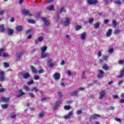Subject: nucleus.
Wrapping results in <instances>:
<instances>
[{
	"instance_id": "42",
	"label": "nucleus",
	"mask_w": 124,
	"mask_h": 124,
	"mask_svg": "<svg viewBox=\"0 0 124 124\" xmlns=\"http://www.w3.org/2000/svg\"><path fill=\"white\" fill-rule=\"evenodd\" d=\"M11 118H12V119H15V118H16V114L12 113L11 114Z\"/></svg>"
},
{
	"instance_id": "46",
	"label": "nucleus",
	"mask_w": 124,
	"mask_h": 124,
	"mask_svg": "<svg viewBox=\"0 0 124 124\" xmlns=\"http://www.w3.org/2000/svg\"><path fill=\"white\" fill-rule=\"evenodd\" d=\"M124 60H121L119 61L118 62V64H124Z\"/></svg>"
},
{
	"instance_id": "24",
	"label": "nucleus",
	"mask_w": 124,
	"mask_h": 124,
	"mask_svg": "<svg viewBox=\"0 0 124 124\" xmlns=\"http://www.w3.org/2000/svg\"><path fill=\"white\" fill-rule=\"evenodd\" d=\"M71 95H72V96H76V95H77L78 94V91H73V92L70 93Z\"/></svg>"
},
{
	"instance_id": "17",
	"label": "nucleus",
	"mask_w": 124,
	"mask_h": 124,
	"mask_svg": "<svg viewBox=\"0 0 124 124\" xmlns=\"http://www.w3.org/2000/svg\"><path fill=\"white\" fill-rule=\"evenodd\" d=\"M7 31H8V34H9V35H12V34L14 33V30L10 28H9L7 29Z\"/></svg>"
},
{
	"instance_id": "14",
	"label": "nucleus",
	"mask_w": 124,
	"mask_h": 124,
	"mask_svg": "<svg viewBox=\"0 0 124 124\" xmlns=\"http://www.w3.org/2000/svg\"><path fill=\"white\" fill-rule=\"evenodd\" d=\"M112 31H113L111 29H109L108 30L106 33V35L108 37L111 36V35L112 34Z\"/></svg>"
},
{
	"instance_id": "8",
	"label": "nucleus",
	"mask_w": 124,
	"mask_h": 124,
	"mask_svg": "<svg viewBox=\"0 0 124 124\" xmlns=\"http://www.w3.org/2000/svg\"><path fill=\"white\" fill-rule=\"evenodd\" d=\"M50 56V54L48 53L43 52L41 53V59H45V58H48Z\"/></svg>"
},
{
	"instance_id": "20",
	"label": "nucleus",
	"mask_w": 124,
	"mask_h": 124,
	"mask_svg": "<svg viewBox=\"0 0 124 124\" xmlns=\"http://www.w3.org/2000/svg\"><path fill=\"white\" fill-rule=\"evenodd\" d=\"M100 26V22H98L95 23L93 25V27H94V29H95L99 28Z\"/></svg>"
},
{
	"instance_id": "5",
	"label": "nucleus",
	"mask_w": 124,
	"mask_h": 124,
	"mask_svg": "<svg viewBox=\"0 0 124 124\" xmlns=\"http://www.w3.org/2000/svg\"><path fill=\"white\" fill-rule=\"evenodd\" d=\"M53 78L55 80H60V79L61 78V74H60L59 73H55L53 75Z\"/></svg>"
},
{
	"instance_id": "3",
	"label": "nucleus",
	"mask_w": 124,
	"mask_h": 124,
	"mask_svg": "<svg viewBox=\"0 0 124 124\" xmlns=\"http://www.w3.org/2000/svg\"><path fill=\"white\" fill-rule=\"evenodd\" d=\"M96 118H101V116L97 114H94L93 115H91V117L89 118V121H92V119L93 120H96Z\"/></svg>"
},
{
	"instance_id": "19",
	"label": "nucleus",
	"mask_w": 124,
	"mask_h": 124,
	"mask_svg": "<svg viewBox=\"0 0 124 124\" xmlns=\"http://www.w3.org/2000/svg\"><path fill=\"white\" fill-rule=\"evenodd\" d=\"M102 69L103 70H109V66L107 64H104V65L102 66Z\"/></svg>"
},
{
	"instance_id": "16",
	"label": "nucleus",
	"mask_w": 124,
	"mask_h": 124,
	"mask_svg": "<svg viewBox=\"0 0 124 124\" xmlns=\"http://www.w3.org/2000/svg\"><path fill=\"white\" fill-rule=\"evenodd\" d=\"M23 55H24V53L23 52H19V54L17 55V60L18 61H20L22 58V57H23Z\"/></svg>"
},
{
	"instance_id": "32",
	"label": "nucleus",
	"mask_w": 124,
	"mask_h": 124,
	"mask_svg": "<svg viewBox=\"0 0 124 124\" xmlns=\"http://www.w3.org/2000/svg\"><path fill=\"white\" fill-rule=\"evenodd\" d=\"M1 107H2V109H6V108H8V104L1 105Z\"/></svg>"
},
{
	"instance_id": "53",
	"label": "nucleus",
	"mask_w": 124,
	"mask_h": 124,
	"mask_svg": "<svg viewBox=\"0 0 124 124\" xmlns=\"http://www.w3.org/2000/svg\"><path fill=\"white\" fill-rule=\"evenodd\" d=\"M44 73V70L43 69H40L38 71V73H39V74H41V73Z\"/></svg>"
},
{
	"instance_id": "13",
	"label": "nucleus",
	"mask_w": 124,
	"mask_h": 124,
	"mask_svg": "<svg viewBox=\"0 0 124 124\" xmlns=\"http://www.w3.org/2000/svg\"><path fill=\"white\" fill-rule=\"evenodd\" d=\"M42 20L45 23L46 26L49 25V20H47V18H46V17H42Z\"/></svg>"
},
{
	"instance_id": "22",
	"label": "nucleus",
	"mask_w": 124,
	"mask_h": 124,
	"mask_svg": "<svg viewBox=\"0 0 124 124\" xmlns=\"http://www.w3.org/2000/svg\"><path fill=\"white\" fill-rule=\"evenodd\" d=\"M81 40H85L86 39V32H83L81 34V37H80Z\"/></svg>"
},
{
	"instance_id": "6",
	"label": "nucleus",
	"mask_w": 124,
	"mask_h": 124,
	"mask_svg": "<svg viewBox=\"0 0 124 124\" xmlns=\"http://www.w3.org/2000/svg\"><path fill=\"white\" fill-rule=\"evenodd\" d=\"M98 78H103L104 77V71L102 70H99V74L97 75Z\"/></svg>"
},
{
	"instance_id": "47",
	"label": "nucleus",
	"mask_w": 124,
	"mask_h": 124,
	"mask_svg": "<svg viewBox=\"0 0 124 124\" xmlns=\"http://www.w3.org/2000/svg\"><path fill=\"white\" fill-rule=\"evenodd\" d=\"M32 31V30L31 29L28 30L26 31V34H28V33H31Z\"/></svg>"
},
{
	"instance_id": "62",
	"label": "nucleus",
	"mask_w": 124,
	"mask_h": 124,
	"mask_svg": "<svg viewBox=\"0 0 124 124\" xmlns=\"http://www.w3.org/2000/svg\"><path fill=\"white\" fill-rule=\"evenodd\" d=\"M4 92V88L0 89V93H3Z\"/></svg>"
},
{
	"instance_id": "29",
	"label": "nucleus",
	"mask_w": 124,
	"mask_h": 124,
	"mask_svg": "<svg viewBox=\"0 0 124 124\" xmlns=\"http://www.w3.org/2000/svg\"><path fill=\"white\" fill-rule=\"evenodd\" d=\"M31 92H35V93H36L37 92H38V89H37V87H34L31 88Z\"/></svg>"
},
{
	"instance_id": "27",
	"label": "nucleus",
	"mask_w": 124,
	"mask_h": 124,
	"mask_svg": "<svg viewBox=\"0 0 124 124\" xmlns=\"http://www.w3.org/2000/svg\"><path fill=\"white\" fill-rule=\"evenodd\" d=\"M31 68L33 73L35 74L37 72L36 69H35V68H34V67H33V66H31Z\"/></svg>"
},
{
	"instance_id": "1",
	"label": "nucleus",
	"mask_w": 124,
	"mask_h": 124,
	"mask_svg": "<svg viewBox=\"0 0 124 124\" xmlns=\"http://www.w3.org/2000/svg\"><path fill=\"white\" fill-rule=\"evenodd\" d=\"M20 75L23 79H30L31 78V74L29 72H21Z\"/></svg>"
},
{
	"instance_id": "55",
	"label": "nucleus",
	"mask_w": 124,
	"mask_h": 124,
	"mask_svg": "<svg viewBox=\"0 0 124 124\" xmlns=\"http://www.w3.org/2000/svg\"><path fill=\"white\" fill-rule=\"evenodd\" d=\"M58 95H59V97H62V92H59Z\"/></svg>"
},
{
	"instance_id": "33",
	"label": "nucleus",
	"mask_w": 124,
	"mask_h": 124,
	"mask_svg": "<svg viewBox=\"0 0 124 124\" xmlns=\"http://www.w3.org/2000/svg\"><path fill=\"white\" fill-rule=\"evenodd\" d=\"M28 22L30 24H35V21L33 19H29Z\"/></svg>"
},
{
	"instance_id": "30",
	"label": "nucleus",
	"mask_w": 124,
	"mask_h": 124,
	"mask_svg": "<svg viewBox=\"0 0 124 124\" xmlns=\"http://www.w3.org/2000/svg\"><path fill=\"white\" fill-rule=\"evenodd\" d=\"M23 89L26 91V92H30L31 91V89L28 86H23Z\"/></svg>"
},
{
	"instance_id": "54",
	"label": "nucleus",
	"mask_w": 124,
	"mask_h": 124,
	"mask_svg": "<svg viewBox=\"0 0 124 124\" xmlns=\"http://www.w3.org/2000/svg\"><path fill=\"white\" fill-rule=\"evenodd\" d=\"M58 108H59V107H57V106H55L53 107L52 110L53 111H56V110H57V109H58Z\"/></svg>"
},
{
	"instance_id": "63",
	"label": "nucleus",
	"mask_w": 124,
	"mask_h": 124,
	"mask_svg": "<svg viewBox=\"0 0 124 124\" xmlns=\"http://www.w3.org/2000/svg\"><path fill=\"white\" fill-rule=\"evenodd\" d=\"M119 102L120 103H124V99H122L121 100H120Z\"/></svg>"
},
{
	"instance_id": "57",
	"label": "nucleus",
	"mask_w": 124,
	"mask_h": 124,
	"mask_svg": "<svg viewBox=\"0 0 124 124\" xmlns=\"http://www.w3.org/2000/svg\"><path fill=\"white\" fill-rule=\"evenodd\" d=\"M99 63H102L103 62V60L101 59H99L98 60Z\"/></svg>"
},
{
	"instance_id": "11",
	"label": "nucleus",
	"mask_w": 124,
	"mask_h": 124,
	"mask_svg": "<svg viewBox=\"0 0 124 124\" xmlns=\"http://www.w3.org/2000/svg\"><path fill=\"white\" fill-rule=\"evenodd\" d=\"M18 92L19 93V94L16 95V97H17V98H19V97H21V96H23V95H25V93L23 92L22 90L20 89L18 90Z\"/></svg>"
},
{
	"instance_id": "60",
	"label": "nucleus",
	"mask_w": 124,
	"mask_h": 124,
	"mask_svg": "<svg viewBox=\"0 0 124 124\" xmlns=\"http://www.w3.org/2000/svg\"><path fill=\"white\" fill-rule=\"evenodd\" d=\"M53 62V60H52L51 59H50V60H49L48 61V63H49V64H52V62Z\"/></svg>"
},
{
	"instance_id": "52",
	"label": "nucleus",
	"mask_w": 124,
	"mask_h": 124,
	"mask_svg": "<svg viewBox=\"0 0 124 124\" xmlns=\"http://www.w3.org/2000/svg\"><path fill=\"white\" fill-rule=\"evenodd\" d=\"M44 39V38L43 36H40L38 38L39 41H42Z\"/></svg>"
},
{
	"instance_id": "26",
	"label": "nucleus",
	"mask_w": 124,
	"mask_h": 124,
	"mask_svg": "<svg viewBox=\"0 0 124 124\" xmlns=\"http://www.w3.org/2000/svg\"><path fill=\"white\" fill-rule=\"evenodd\" d=\"M112 23L113 28H116V27H117V26L118 25L117 21H116V20H115V19H113V20H112Z\"/></svg>"
},
{
	"instance_id": "31",
	"label": "nucleus",
	"mask_w": 124,
	"mask_h": 124,
	"mask_svg": "<svg viewBox=\"0 0 124 124\" xmlns=\"http://www.w3.org/2000/svg\"><path fill=\"white\" fill-rule=\"evenodd\" d=\"M41 53H45V51L47 50V46H43L41 48Z\"/></svg>"
},
{
	"instance_id": "25",
	"label": "nucleus",
	"mask_w": 124,
	"mask_h": 124,
	"mask_svg": "<svg viewBox=\"0 0 124 124\" xmlns=\"http://www.w3.org/2000/svg\"><path fill=\"white\" fill-rule=\"evenodd\" d=\"M46 9L47 10H49V11H51V10H55L53 5L48 6L46 7Z\"/></svg>"
},
{
	"instance_id": "40",
	"label": "nucleus",
	"mask_w": 124,
	"mask_h": 124,
	"mask_svg": "<svg viewBox=\"0 0 124 124\" xmlns=\"http://www.w3.org/2000/svg\"><path fill=\"white\" fill-rule=\"evenodd\" d=\"M29 96H30V97H31L32 98H33L34 97H35V95H34V94H33V93H29Z\"/></svg>"
},
{
	"instance_id": "59",
	"label": "nucleus",
	"mask_w": 124,
	"mask_h": 124,
	"mask_svg": "<svg viewBox=\"0 0 124 124\" xmlns=\"http://www.w3.org/2000/svg\"><path fill=\"white\" fill-rule=\"evenodd\" d=\"M97 56L98 57H100L101 56V51H99L98 52V53H97Z\"/></svg>"
},
{
	"instance_id": "56",
	"label": "nucleus",
	"mask_w": 124,
	"mask_h": 124,
	"mask_svg": "<svg viewBox=\"0 0 124 124\" xmlns=\"http://www.w3.org/2000/svg\"><path fill=\"white\" fill-rule=\"evenodd\" d=\"M77 115H80V114H82V110H79L77 111Z\"/></svg>"
},
{
	"instance_id": "41",
	"label": "nucleus",
	"mask_w": 124,
	"mask_h": 124,
	"mask_svg": "<svg viewBox=\"0 0 124 124\" xmlns=\"http://www.w3.org/2000/svg\"><path fill=\"white\" fill-rule=\"evenodd\" d=\"M121 32V30H116L114 31V34H118V33H120Z\"/></svg>"
},
{
	"instance_id": "23",
	"label": "nucleus",
	"mask_w": 124,
	"mask_h": 124,
	"mask_svg": "<svg viewBox=\"0 0 124 124\" xmlns=\"http://www.w3.org/2000/svg\"><path fill=\"white\" fill-rule=\"evenodd\" d=\"M124 68H123V69L121 70V71H120V75L118 77L119 78H122L123 76H124Z\"/></svg>"
},
{
	"instance_id": "61",
	"label": "nucleus",
	"mask_w": 124,
	"mask_h": 124,
	"mask_svg": "<svg viewBox=\"0 0 124 124\" xmlns=\"http://www.w3.org/2000/svg\"><path fill=\"white\" fill-rule=\"evenodd\" d=\"M64 63H65V62H64V61L63 60V61H61L60 64L61 65H63V64H64Z\"/></svg>"
},
{
	"instance_id": "28",
	"label": "nucleus",
	"mask_w": 124,
	"mask_h": 124,
	"mask_svg": "<svg viewBox=\"0 0 124 124\" xmlns=\"http://www.w3.org/2000/svg\"><path fill=\"white\" fill-rule=\"evenodd\" d=\"M45 115V114L44 112L41 111L38 114V116L39 117V118H43L44 117Z\"/></svg>"
},
{
	"instance_id": "18",
	"label": "nucleus",
	"mask_w": 124,
	"mask_h": 124,
	"mask_svg": "<svg viewBox=\"0 0 124 124\" xmlns=\"http://www.w3.org/2000/svg\"><path fill=\"white\" fill-rule=\"evenodd\" d=\"M0 99L2 102H8L9 101V98H5L4 97H1Z\"/></svg>"
},
{
	"instance_id": "44",
	"label": "nucleus",
	"mask_w": 124,
	"mask_h": 124,
	"mask_svg": "<svg viewBox=\"0 0 124 124\" xmlns=\"http://www.w3.org/2000/svg\"><path fill=\"white\" fill-rule=\"evenodd\" d=\"M102 58H103V60H104V61H107V60L108 59V56H106V55H103Z\"/></svg>"
},
{
	"instance_id": "15",
	"label": "nucleus",
	"mask_w": 124,
	"mask_h": 124,
	"mask_svg": "<svg viewBox=\"0 0 124 124\" xmlns=\"http://www.w3.org/2000/svg\"><path fill=\"white\" fill-rule=\"evenodd\" d=\"M16 31H17V32H19V31H23V26H17L16 27Z\"/></svg>"
},
{
	"instance_id": "35",
	"label": "nucleus",
	"mask_w": 124,
	"mask_h": 124,
	"mask_svg": "<svg viewBox=\"0 0 124 124\" xmlns=\"http://www.w3.org/2000/svg\"><path fill=\"white\" fill-rule=\"evenodd\" d=\"M71 108V106H65L64 107V109H65V110H70Z\"/></svg>"
},
{
	"instance_id": "39",
	"label": "nucleus",
	"mask_w": 124,
	"mask_h": 124,
	"mask_svg": "<svg viewBox=\"0 0 124 124\" xmlns=\"http://www.w3.org/2000/svg\"><path fill=\"white\" fill-rule=\"evenodd\" d=\"M4 67L5 68H7V67H9V63L5 62L4 64Z\"/></svg>"
},
{
	"instance_id": "4",
	"label": "nucleus",
	"mask_w": 124,
	"mask_h": 124,
	"mask_svg": "<svg viewBox=\"0 0 124 124\" xmlns=\"http://www.w3.org/2000/svg\"><path fill=\"white\" fill-rule=\"evenodd\" d=\"M63 24L64 26L65 27H67V26H69V24H70V18L67 17L65 19V21H63Z\"/></svg>"
},
{
	"instance_id": "50",
	"label": "nucleus",
	"mask_w": 124,
	"mask_h": 124,
	"mask_svg": "<svg viewBox=\"0 0 124 124\" xmlns=\"http://www.w3.org/2000/svg\"><path fill=\"white\" fill-rule=\"evenodd\" d=\"M114 51L113 48H110V49H108V53H113Z\"/></svg>"
},
{
	"instance_id": "37",
	"label": "nucleus",
	"mask_w": 124,
	"mask_h": 124,
	"mask_svg": "<svg viewBox=\"0 0 124 124\" xmlns=\"http://www.w3.org/2000/svg\"><path fill=\"white\" fill-rule=\"evenodd\" d=\"M34 80H39L40 79V77H39V76L35 75L34 76Z\"/></svg>"
},
{
	"instance_id": "45",
	"label": "nucleus",
	"mask_w": 124,
	"mask_h": 124,
	"mask_svg": "<svg viewBox=\"0 0 124 124\" xmlns=\"http://www.w3.org/2000/svg\"><path fill=\"white\" fill-rule=\"evenodd\" d=\"M62 11H63V12H66V10L64 9V7L60 8V12L62 13Z\"/></svg>"
},
{
	"instance_id": "36",
	"label": "nucleus",
	"mask_w": 124,
	"mask_h": 124,
	"mask_svg": "<svg viewBox=\"0 0 124 124\" xmlns=\"http://www.w3.org/2000/svg\"><path fill=\"white\" fill-rule=\"evenodd\" d=\"M27 84L28 86H31V85H32V84H33V80L31 79L30 81H28Z\"/></svg>"
},
{
	"instance_id": "38",
	"label": "nucleus",
	"mask_w": 124,
	"mask_h": 124,
	"mask_svg": "<svg viewBox=\"0 0 124 124\" xmlns=\"http://www.w3.org/2000/svg\"><path fill=\"white\" fill-rule=\"evenodd\" d=\"M114 120L116 122H118V123H122V120L120 118L116 117V118H114Z\"/></svg>"
},
{
	"instance_id": "48",
	"label": "nucleus",
	"mask_w": 124,
	"mask_h": 124,
	"mask_svg": "<svg viewBox=\"0 0 124 124\" xmlns=\"http://www.w3.org/2000/svg\"><path fill=\"white\" fill-rule=\"evenodd\" d=\"M114 3H115L116 4H118L119 5L121 4V1L120 0L115 1Z\"/></svg>"
},
{
	"instance_id": "58",
	"label": "nucleus",
	"mask_w": 124,
	"mask_h": 124,
	"mask_svg": "<svg viewBox=\"0 0 124 124\" xmlns=\"http://www.w3.org/2000/svg\"><path fill=\"white\" fill-rule=\"evenodd\" d=\"M113 98L117 99L118 98V95H112Z\"/></svg>"
},
{
	"instance_id": "64",
	"label": "nucleus",
	"mask_w": 124,
	"mask_h": 124,
	"mask_svg": "<svg viewBox=\"0 0 124 124\" xmlns=\"http://www.w3.org/2000/svg\"><path fill=\"white\" fill-rule=\"evenodd\" d=\"M121 97L122 98H124V93H122L121 95Z\"/></svg>"
},
{
	"instance_id": "2",
	"label": "nucleus",
	"mask_w": 124,
	"mask_h": 124,
	"mask_svg": "<svg viewBox=\"0 0 124 124\" xmlns=\"http://www.w3.org/2000/svg\"><path fill=\"white\" fill-rule=\"evenodd\" d=\"M99 96H98V99H102L105 96V94H106V93H105V91L101 90L99 93Z\"/></svg>"
},
{
	"instance_id": "21",
	"label": "nucleus",
	"mask_w": 124,
	"mask_h": 124,
	"mask_svg": "<svg viewBox=\"0 0 124 124\" xmlns=\"http://www.w3.org/2000/svg\"><path fill=\"white\" fill-rule=\"evenodd\" d=\"M0 31H1V32L5 31V28H4L3 24L0 25Z\"/></svg>"
},
{
	"instance_id": "7",
	"label": "nucleus",
	"mask_w": 124,
	"mask_h": 124,
	"mask_svg": "<svg viewBox=\"0 0 124 124\" xmlns=\"http://www.w3.org/2000/svg\"><path fill=\"white\" fill-rule=\"evenodd\" d=\"M98 1L97 0H88L87 3L89 4V5H92V4H95V3H97Z\"/></svg>"
},
{
	"instance_id": "51",
	"label": "nucleus",
	"mask_w": 124,
	"mask_h": 124,
	"mask_svg": "<svg viewBox=\"0 0 124 124\" xmlns=\"http://www.w3.org/2000/svg\"><path fill=\"white\" fill-rule=\"evenodd\" d=\"M8 56H9V55L7 53H4L3 54V57H4V58H6L7 57H8Z\"/></svg>"
},
{
	"instance_id": "43",
	"label": "nucleus",
	"mask_w": 124,
	"mask_h": 124,
	"mask_svg": "<svg viewBox=\"0 0 124 124\" xmlns=\"http://www.w3.org/2000/svg\"><path fill=\"white\" fill-rule=\"evenodd\" d=\"M61 102H62V101L59 100L57 102H56L55 106L59 107V106H60V104H61Z\"/></svg>"
},
{
	"instance_id": "9",
	"label": "nucleus",
	"mask_w": 124,
	"mask_h": 124,
	"mask_svg": "<svg viewBox=\"0 0 124 124\" xmlns=\"http://www.w3.org/2000/svg\"><path fill=\"white\" fill-rule=\"evenodd\" d=\"M22 14L23 15H28V16H31V12L29 11L24 10L22 12Z\"/></svg>"
},
{
	"instance_id": "10",
	"label": "nucleus",
	"mask_w": 124,
	"mask_h": 124,
	"mask_svg": "<svg viewBox=\"0 0 124 124\" xmlns=\"http://www.w3.org/2000/svg\"><path fill=\"white\" fill-rule=\"evenodd\" d=\"M72 115H73L72 111H69L68 115L64 117V119H65V120H68L70 119V117H71Z\"/></svg>"
},
{
	"instance_id": "49",
	"label": "nucleus",
	"mask_w": 124,
	"mask_h": 124,
	"mask_svg": "<svg viewBox=\"0 0 124 124\" xmlns=\"http://www.w3.org/2000/svg\"><path fill=\"white\" fill-rule=\"evenodd\" d=\"M93 22V18H89V23L90 24H92Z\"/></svg>"
},
{
	"instance_id": "34",
	"label": "nucleus",
	"mask_w": 124,
	"mask_h": 124,
	"mask_svg": "<svg viewBox=\"0 0 124 124\" xmlns=\"http://www.w3.org/2000/svg\"><path fill=\"white\" fill-rule=\"evenodd\" d=\"M81 29H82V26L80 25L76 26V31H79V30H81Z\"/></svg>"
},
{
	"instance_id": "12",
	"label": "nucleus",
	"mask_w": 124,
	"mask_h": 124,
	"mask_svg": "<svg viewBox=\"0 0 124 124\" xmlns=\"http://www.w3.org/2000/svg\"><path fill=\"white\" fill-rule=\"evenodd\" d=\"M4 72H0V81H3L4 80Z\"/></svg>"
}]
</instances>
